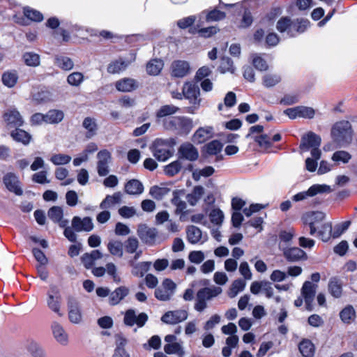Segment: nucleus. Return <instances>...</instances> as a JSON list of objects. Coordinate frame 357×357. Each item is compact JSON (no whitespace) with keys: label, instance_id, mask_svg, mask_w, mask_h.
Returning a JSON list of instances; mask_svg holds the SVG:
<instances>
[{"label":"nucleus","instance_id":"f3484780","mask_svg":"<svg viewBox=\"0 0 357 357\" xmlns=\"http://www.w3.org/2000/svg\"><path fill=\"white\" fill-rule=\"evenodd\" d=\"M188 317V314L186 310H178L166 312L161 317V320L167 324H176L186 320Z\"/></svg>","mask_w":357,"mask_h":357},{"label":"nucleus","instance_id":"dca6fc26","mask_svg":"<svg viewBox=\"0 0 357 357\" xmlns=\"http://www.w3.org/2000/svg\"><path fill=\"white\" fill-rule=\"evenodd\" d=\"M3 181L6 188L16 195L20 196L23 193V190L20 186V182L18 176L13 173L6 174L3 178Z\"/></svg>","mask_w":357,"mask_h":357},{"label":"nucleus","instance_id":"680f3d73","mask_svg":"<svg viewBox=\"0 0 357 357\" xmlns=\"http://www.w3.org/2000/svg\"><path fill=\"white\" fill-rule=\"evenodd\" d=\"M164 350L167 354H178L180 356L183 355L181 345L178 342L167 344L164 347Z\"/></svg>","mask_w":357,"mask_h":357},{"label":"nucleus","instance_id":"7c9ffc66","mask_svg":"<svg viewBox=\"0 0 357 357\" xmlns=\"http://www.w3.org/2000/svg\"><path fill=\"white\" fill-rule=\"evenodd\" d=\"M129 291V289L125 286H121L116 288L109 294V303L112 305L118 304L121 301H122L126 296L128 295Z\"/></svg>","mask_w":357,"mask_h":357},{"label":"nucleus","instance_id":"49530a36","mask_svg":"<svg viewBox=\"0 0 357 357\" xmlns=\"http://www.w3.org/2000/svg\"><path fill=\"white\" fill-rule=\"evenodd\" d=\"M164 66L161 59H153L150 61L146 66L147 73L151 75H158Z\"/></svg>","mask_w":357,"mask_h":357},{"label":"nucleus","instance_id":"0eeeda50","mask_svg":"<svg viewBox=\"0 0 357 357\" xmlns=\"http://www.w3.org/2000/svg\"><path fill=\"white\" fill-rule=\"evenodd\" d=\"M176 287V284L173 280L166 278L162 282L161 285L155 290V296L161 301H169L173 297Z\"/></svg>","mask_w":357,"mask_h":357},{"label":"nucleus","instance_id":"2f4dec72","mask_svg":"<svg viewBox=\"0 0 357 357\" xmlns=\"http://www.w3.org/2000/svg\"><path fill=\"white\" fill-rule=\"evenodd\" d=\"M225 13L218 10H213L208 13L206 11H203L199 15V24H197V26H200L202 19L204 17H206V22H214L223 20L225 17Z\"/></svg>","mask_w":357,"mask_h":357},{"label":"nucleus","instance_id":"de8ad7c7","mask_svg":"<svg viewBox=\"0 0 357 357\" xmlns=\"http://www.w3.org/2000/svg\"><path fill=\"white\" fill-rule=\"evenodd\" d=\"M23 13L26 18L33 22H40L44 19L43 15L40 11L30 7H25Z\"/></svg>","mask_w":357,"mask_h":357},{"label":"nucleus","instance_id":"9b49d317","mask_svg":"<svg viewBox=\"0 0 357 357\" xmlns=\"http://www.w3.org/2000/svg\"><path fill=\"white\" fill-rule=\"evenodd\" d=\"M331 191V187L328 185L315 184L310 187L307 190L296 194L293 196L292 199L294 202H300L306 199L309 197H313L319 193L330 192Z\"/></svg>","mask_w":357,"mask_h":357},{"label":"nucleus","instance_id":"a18cd8bd","mask_svg":"<svg viewBox=\"0 0 357 357\" xmlns=\"http://www.w3.org/2000/svg\"><path fill=\"white\" fill-rule=\"evenodd\" d=\"M84 81V76L80 72H73L67 76V83L73 87H79Z\"/></svg>","mask_w":357,"mask_h":357},{"label":"nucleus","instance_id":"338daca9","mask_svg":"<svg viewBox=\"0 0 357 357\" xmlns=\"http://www.w3.org/2000/svg\"><path fill=\"white\" fill-rule=\"evenodd\" d=\"M222 144L218 140H213L209 142L206 146V151L210 155H216L220 152Z\"/></svg>","mask_w":357,"mask_h":357},{"label":"nucleus","instance_id":"0e129e2a","mask_svg":"<svg viewBox=\"0 0 357 357\" xmlns=\"http://www.w3.org/2000/svg\"><path fill=\"white\" fill-rule=\"evenodd\" d=\"M351 155L345 151H338L333 153L332 160L336 162L347 163L351 159Z\"/></svg>","mask_w":357,"mask_h":357},{"label":"nucleus","instance_id":"c9c22d12","mask_svg":"<svg viewBox=\"0 0 357 357\" xmlns=\"http://www.w3.org/2000/svg\"><path fill=\"white\" fill-rule=\"evenodd\" d=\"M125 191L129 195H140L144 191V186L139 181L132 179L126 183Z\"/></svg>","mask_w":357,"mask_h":357},{"label":"nucleus","instance_id":"39448f33","mask_svg":"<svg viewBox=\"0 0 357 357\" xmlns=\"http://www.w3.org/2000/svg\"><path fill=\"white\" fill-rule=\"evenodd\" d=\"M166 129L173 130L178 135H188L193 128L192 120L185 116H174L165 120Z\"/></svg>","mask_w":357,"mask_h":357},{"label":"nucleus","instance_id":"6e6d98bb","mask_svg":"<svg viewBox=\"0 0 357 357\" xmlns=\"http://www.w3.org/2000/svg\"><path fill=\"white\" fill-rule=\"evenodd\" d=\"M179 110V108L173 105H165L162 106L157 112L156 116L158 118L165 117L174 114Z\"/></svg>","mask_w":357,"mask_h":357},{"label":"nucleus","instance_id":"774afa93","mask_svg":"<svg viewBox=\"0 0 357 357\" xmlns=\"http://www.w3.org/2000/svg\"><path fill=\"white\" fill-rule=\"evenodd\" d=\"M349 225V221H345L335 225L333 228V238H336L340 237L346 230H347Z\"/></svg>","mask_w":357,"mask_h":357},{"label":"nucleus","instance_id":"aec40b11","mask_svg":"<svg viewBox=\"0 0 357 357\" xmlns=\"http://www.w3.org/2000/svg\"><path fill=\"white\" fill-rule=\"evenodd\" d=\"M179 159H185L190 161H195L199 157L197 149L190 143H185L178 149Z\"/></svg>","mask_w":357,"mask_h":357},{"label":"nucleus","instance_id":"4c0bfd02","mask_svg":"<svg viewBox=\"0 0 357 357\" xmlns=\"http://www.w3.org/2000/svg\"><path fill=\"white\" fill-rule=\"evenodd\" d=\"M298 349L303 357L314 356L315 348L313 343L310 340H303L298 345Z\"/></svg>","mask_w":357,"mask_h":357},{"label":"nucleus","instance_id":"c03bdc74","mask_svg":"<svg viewBox=\"0 0 357 357\" xmlns=\"http://www.w3.org/2000/svg\"><path fill=\"white\" fill-rule=\"evenodd\" d=\"M107 249L109 253L117 257H122L123 255V243L119 241L112 240L107 243Z\"/></svg>","mask_w":357,"mask_h":357},{"label":"nucleus","instance_id":"423d86ee","mask_svg":"<svg viewBox=\"0 0 357 357\" xmlns=\"http://www.w3.org/2000/svg\"><path fill=\"white\" fill-rule=\"evenodd\" d=\"M183 91L184 98L192 105L189 112L194 113L195 110L199 109L201 105L200 89L196 84L187 82L183 86Z\"/></svg>","mask_w":357,"mask_h":357},{"label":"nucleus","instance_id":"603ef678","mask_svg":"<svg viewBox=\"0 0 357 357\" xmlns=\"http://www.w3.org/2000/svg\"><path fill=\"white\" fill-rule=\"evenodd\" d=\"M181 167L182 162L181 160L178 158V160L166 165L164 168V172L166 175L173 176L181 171Z\"/></svg>","mask_w":357,"mask_h":357},{"label":"nucleus","instance_id":"cd10ccee","mask_svg":"<svg viewBox=\"0 0 357 357\" xmlns=\"http://www.w3.org/2000/svg\"><path fill=\"white\" fill-rule=\"evenodd\" d=\"M283 254L287 260L289 261H296L306 257L305 252L297 247L284 248Z\"/></svg>","mask_w":357,"mask_h":357},{"label":"nucleus","instance_id":"4468645a","mask_svg":"<svg viewBox=\"0 0 357 357\" xmlns=\"http://www.w3.org/2000/svg\"><path fill=\"white\" fill-rule=\"evenodd\" d=\"M68 314L70 321L74 324H79L82 321V314L79 304L73 297L68 299Z\"/></svg>","mask_w":357,"mask_h":357},{"label":"nucleus","instance_id":"09e8293b","mask_svg":"<svg viewBox=\"0 0 357 357\" xmlns=\"http://www.w3.org/2000/svg\"><path fill=\"white\" fill-rule=\"evenodd\" d=\"M17 79L18 76L15 71H7L2 75L3 84L8 88L13 87Z\"/></svg>","mask_w":357,"mask_h":357},{"label":"nucleus","instance_id":"4d7b16f0","mask_svg":"<svg viewBox=\"0 0 357 357\" xmlns=\"http://www.w3.org/2000/svg\"><path fill=\"white\" fill-rule=\"evenodd\" d=\"M356 312L352 306L348 305L345 307L340 313L341 320L344 323H350L354 319Z\"/></svg>","mask_w":357,"mask_h":357},{"label":"nucleus","instance_id":"bf43d9fd","mask_svg":"<svg viewBox=\"0 0 357 357\" xmlns=\"http://www.w3.org/2000/svg\"><path fill=\"white\" fill-rule=\"evenodd\" d=\"M214 172L213 167L211 166L206 167L202 169H195L192 172V178L195 181H199L201 177H208L211 176Z\"/></svg>","mask_w":357,"mask_h":357},{"label":"nucleus","instance_id":"69168bd1","mask_svg":"<svg viewBox=\"0 0 357 357\" xmlns=\"http://www.w3.org/2000/svg\"><path fill=\"white\" fill-rule=\"evenodd\" d=\"M209 218L212 223L220 225L222 223L224 220L223 212L219 208L213 209L210 214Z\"/></svg>","mask_w":357,"mask_h":357},{"label":"nucleus","instance_id":"58836bf2","mask_svg":"<svg viewBox=\"0 0 357 357\" xmlns=\"http://www.w3.org/2000/svg\"><path fill=\"white\" fill-rule=\"evenodd\" d=\"M246 286V282L243 279H237L232 282L227 294L229 298L236 297L240 292L243 291Z\"/></svg>","mask_w":357,"mask_h":357},{"label":"nucleus","instance_id":"f704fd0d","mask_svg":"<svg viewBox=\"0 0 357 357\" xmlns=\"http://www.w3.org/2000/svg\"><path fill=\"white\" fill-rule=\"evenodd\" d=\"M122 195L120 192H116L112 195H107L100 204L102 209L109 208L121 202Z\"/></svg>","mask_w":357,"mask_h":357},{"label":"nucleus","instance_id":"ea45409f","mask_svg":"<svg viewBox=\"0 0 357 357\" xmlns=\"http://www.w3.org/2000/svg\"><path fill=\"white\" fill-rule=\"evenodd\" d=\"M64 117L62 111L58 109H51L45 114V123L57 124L60 123Z\"/></svg>","mask_w":357,"mask_h":357},{"label":"nucleus","instance_id":"393cba45","mask_svg":"<svg viewBox=\"0 0 357 357\" xmlns=\"http://www.w3.org/2000/svg\"><path fill=\"white\" fill-rule=\"evenodd\" d=\"M53 336L56 341L61 345L66 346L68 343V335L63 327L58 322L52 325Z\"/></svg>","mask_w":357,"mask_h":357},{"label":"nucleus","instance_id":"6e6552de","mask_svg":"<svg viewBox=\"0 0 357 357\" xmlns=\"http://www.w3.org/2000/svg\"><path fill=\"white\" fill-rule=\"evenodd\" d=\"M62 303V297L59 289L52 286L47 292V305L50 310L57 314L59 317H62L63 314L61 310Z\"/></svg>","mask_w":357,"mask_h":357},{"label":"nucleus","instance_id":"9d476101","mask_svg":"<svg viewBox=\"0 0 357 357\" xmlns=\"http://www.w3.org/2000/svg\"><path fill=\"white\" fill-rule=\"evenodd\" d=\"M97 172L100 176H107L109 172L112 154L107 149L100 150L97 153Z\"/></svg>","mask_w":357,"mask_h":357},{"label":"nucleus","instance_id":"4be33fe9","mask_svg":"<svg viewBox=\"0 0 357 357\" xmlns=\"http://www.w3.org/2000/svg\"><path fill=\"white\" fill-rule=\"evenodd\" d=\"M157 230L155 228L148 227L145 225H140L137 229L139 237L147 244H153L157 236Z\"/></svg>","mask_w":357,"mask_h":357},{"label":"nucleus","instance_id":"a19ab883","mask_svg":"<svg viewBox=\"0 0 357 357\" xmlns=\"http://www.w3.org/2000/svg\"><path fill=\"white\" fill-rule=\"evenodd\" d=\"M204 193V188L201 185L194 187L192 191L187 195L186 199L190 205L195 206Z\"/></svg>","mask_w":357,"mask_h":357},{"label":"nucleus","instance_id":"5fc2aeb1","mask_svg":"<svg viewBox=\"0 0 357 357\" xmlns=\"http://www.w3.org/2000/svg\"><path fill=\"white\" fill-rule=\"evenodd\" d=\"M169 192V189L165 187L154 185L149 190L150 195L155 199H162Z\"/></svg>","mask_w":357,"mask_h":357},{"label":"nucleus","instance_id":"b1692460","mask_svg":"<svg viewBox=\"0 0 357 357\" xmlns=\"http://www.w3.org/2000/svg\"><path fill=\"white\" fill-rule=\"evenodd\" d=\"M72 227L76 231H90L94 227L91 218L85 217L82 219L78 216L73 218L72 220Z\"/></svg>","mask_w":357,"mask_h":357},{"label":"nucleus","instance_id":"bb28decb","mask_svg":"<svg viewBox=\"0 0 357 357\" xmlns=\"http://www.w3.org/2000/svg\"><path fill=\"white\" fill-rule=\"evenodd\" d=\"M132 60L128 61L122 58L112 61L107 66V72L110 74H118L125 70L131 63Z\"/></svg>","mask_w":357,"mask_h":357},{"label":"nucleus","instance_id":"13d9d810","mask_svg":"<svg viewBox=\"0 0 357 357\" xmlns=\"http://www.w3.org/2000/svg\"><path fill=\"white\" fill-rule=\"evenodd\" d=\"M83 127L88 130V133L86 135L87 137H91L93 136L97 130V125L96 123L95 119L86 117L84 119L83 121Z\"/></svg>","mask_w":357,"mask_h":357},{"label":"nucleus","instance_id":"5701e85b","mask_svg":"<svg viewBox=\"0 0 357 357\" xmlns=\"http://www.w3.org/2000/svg\"><path fill=\"white\" fill-rule=\"evenodd\" d=\"M214 129L212 126H204L198 128L192 136V141L195 144H202L212 138Z\"/></svg>","mask_w":357,"mask_h":357},{"label":"nucleus","instance_id":"f03ea898","mask_svg":"<svg viewBox=\"0 0 357 357\" xmlns=\"http://www.w3.org/2000/svg\"><path fill=\"white\" fill-rule=\"evenodd\" d=\"M333 140L340 146L351 144L353 138V130L348 121H340L335 123L331 130Z\"/></svg>","mask_w":357,"mask_h":357},{"label":"nucleus","instance_id":"6ab92c4d","mask_svg":"<svg viewBox=\"0 0 357 357\" xmlns=\"http://www.w3.org/2000/svg\"><path fill=\"white\" fill-rule=\"evenodd\" d=\"M316 289L317 285L310 281L305 282L301 289V296L304 298L306 308L308 310H312V303L315 296Z\"/></svg>","mask_w":357,"mask_h":357},{"label":"nucleus","instance_id":"052dcab7","mask_svg":"<svg viewBox=\"0 0 357 357\" xmlns=\"http://www.w3.org/2000/svg\"><path fill=\"white\" fill-rule=\"evenodd\" d=\"M72 158L71 156L63 154V153H58V154H54L51 158L50 161L55 165H63L68 164Z\"/></svg>","mask_w":357,"mask_h":357},{"label":"nucleus","instance_id":"e2e57ef3","mask_svg":"<svg viewBox=\"0 0 357 357\" xmlns=\"http://www.w3.org/2000/svg\"><path fill=\"white\" fill-rule=\"evenodd\" d=\"M28 349L34 357H45V350L36 342H31Z\"/></svg>","mask_w":357,"mask_h":357},{"label":"nucleus","instance_id":"20e7f679","mask_svg":"<svg viewBox=\"0 0 357 357\" xmlns=\"http://www.w3.org/2000/svg\"><path fill=\"white\" fill-rule=\"evenodd\" d=\"M222 289L220 287H204L199 289L196 294L194 308L199 312L207 308V301L220 295Z\"/></svg>","mask_w":357,"mask_h":357},{"label":"nucleus","instance_id":"8fccbe9b","mask_svg":"<svg viewBox=\"0 0 357 357\" xmlns=\"http://www.w3.org/2000/svg\"><path fill=\"white\" fill-rule=\"evenodd\" d=\"M23 59L26 65L32 67H36L40 65V56L32 52H25L23 55Z\"/></svg>","mask_w":357,"mask_h":357},{"label":"nucleus","instance_id":"72a5a7b5","mask_svg":"<svg viewBox=\"0 0 357 357\" xmlns=\"http://www.w3.org/2000/svg\"><path fill=\"white\" fill-rule=\"evenodd\" d=\"M116 89L121 92H130L137 87L136 82L131 78H123L115 83Z\"/></svg>","mask_w":357,"mask_h":357},{"label":"nucleus","instance_id":"473e14b6","mask_svg":"<svg viewBox=\"0 0 357 357\" xmlns=\"http://www.w3.org/2000/svg\"><path fill=\"white\" fill-rule=\"evenodd\" d=\"M48 217L61 227H65L68 223V220H63V210L59 206L52 207L48 211Z\"/></svg>","mask_w":357,"mask_h":357},{"label":"nucleus","instance_id":"79ce46f5","mask_svg":"<svg viewBox=\"0 0 357 357\" xmlns=\"http://www.w3.org/2000/svg\"><path fill=\"white\" fill-rule=\"evenodd\" d=\"M11 137L15 141L20 142L24 145L29 144L31 139V135L29 132L18 128L11 132Z\"/></svg>","mask_w":357,"mask_h":357},{"label":"nucleus","instance_id":"c85d7f7f","mask_svg":"<svg viewBox=\"0 0 357 357\" xmlns=\"http://www.w3.org/2000/svg\"><path fill=\"white\" fill-rule=\"evenodd\" d=\"M129 264L132 267V274L139 278L143 277L144 275L149 271L151 266L152 265L150 261L135 263L133 261H130Z\"/></svg>","mask_w":357,"mask_h":357},{"label":"nucleus","instance_id":"a878e982","mask_svg":"<svg viewBox=\"0 0 357 357\" xmlns=\"http://www.w3.org/2000/svg\"><path fill=\"white\" fill-rule=\"evenodd\" d=\"M4 120L10 127H20L24 121L20 112L16 109H10L4 114Z\"/></svg>","mask_w":357,"mask_h":357},{"label":"nucleus","instance_id":"7ed1b4c3","mask_svg":"<svg viewBox=\"0 0 357 357\" xmlns=\"http://www.w3.org/2000/svg\"><path fill=\"white\" fill-rule=\"evenodd\" d=\"M321 142L320 136L313 132H308L301 137L299 146L301 153L310 150L311 155L316 160H319L321 156V151L319 149Z\"/></svg>","mask_w":357,"mask_h":357},{"label":"nucleus","instance_id":"864d4df0","mask_svg":"<svg viewBox=\"0 0 357 357\" xmlns=\"http://www.w3.org/2000/svg\"><path fill=\"white\" fill-rule=\"evenodd\" d=\"M281 80L280 75L275 73H267L263 76L262 82L265 87L270 88L278 84Z\"/></svg>","mask_w":357,"mask_h":357},{"label":"nucleus","instance_id":"f257e3e1","mask_svg":"<svg viewBox=\"0 0 357 357\" xmlns=\"http://www.w3.org/2000/svg\"><path fill=\"white\" fill-rule=\"evenodd\" d=\"M310 26V22L305 19L292 20L289 17H281L276 24V29L281 33H285L289 37H296L305 32Z\"/></svg>","mask_w":357,"mask_h":357},{"label":"nucleus","instance_id":"a211bd4d","mask_svg":"<svg viewBox=\"0 0 357 357\" xmlns=\"http://www.w3.org/2000/svg\"><path fill=\"white\" fill-rule=\"evenodd\" d=\"M153 156L159 161H165L172 156V152L165 144V140L157 139L153 148Z\"/></svg>","mask_w":357,"mask_h":357},{"label":"nucleus","instance_id":"412c9836","mask_svg":"<svg viewBox=\"0 0 357 357\" xmlns=\"http://www.w3.org/2000/svg\"><path fill=\"white\" fill-rule=\"evenodd\" d=\"M172 75L182 78L190 73V66L188 61L183 60L175 61L172 63Z\"/></svg>","mask_w":357,"mask_h":357},{"label":"nucleus","instance_id":"e433bc0d","mask_svg":"<svg viewBox=\"0 0 357 357\" xmlns=\"http://www.w3.org/2000/svg\"><path fill=\"white\" fill-rule=\"evenodd\" d=\"M317 236L324 242L328 241L333 238V225L332 222H327L324 223L319 230L317 229Z\"/></svg>","mask_w":357,"mask_h":357},{"label":"nucleus","instance_id":"37998d69","mask_svg":"<svg viewBox=\"0 0 357 357\" xmlns=\"http://www.w3.org/2000/svg\"><path fill=\"white\" fill-rule=\"evenodd\" d=\"M55 65L63 70H70L74 68L73 60L65 56H56L54 59Z\"/></svg>","mask_w":357,"mask_h":357},{"label":"nucleus","instance_id":"3c124183","mask_svg":"<svg viewBox=\"0 0 357 357\" xmlns=\"http://www.w3.org/2000/svg\"><path fill=\"white\" fill-rule=\"evenodd\" d=\"M252 63L256 69L260 71L267 70L268 65L266 60L258 54H253L251 55Z\"/></svg>","mask_w":357,"mask_h":357},{"label":"nucleus","instance_id":"2eb2a0df","mask_svg":"<svg viewBox=\"0 0 357 357\" xmlns=\"http://www.w3.org/2000/svg\"><path fill=\"white\" fill-rule=\"evenodd\" d=\"M188 241L191 244H203L207 239V234H203L202 230L194 225L188 226L186 228Z\"/></svg>","mask_w":357,"mask_h":357},{"label":"nucleus","instance_id":"f8f14e48","mask_svg":"<svg viewBox=\"0 0 357 357\" xmlns=\"http://www.w3.org/2000/svg\"><path fill=\"white\" fill-rule=\"evenodd\" d=\"M148 320V315L145 312L137 314L133 309L128 310L124 314L123 322L128 326H132L136 324L139 328L145 325Z\"/></svg>","mask_w":357,"mask_h":357},{"label":"nucleus","instance_id":"ddd939ff","mask_svg":"<svg viewBox=\"0 0 357 357\" xmlns=\"http://www.w3.org/2000/svg\"><path fill=\"white\" fill-rule=\"evenodd\" d=\"M181 195H183L182 190L174 191L171 202L175 206V214L179 216V220L181 222H183L185 220V216L188 215V211L187 210L186 202L181 197Z\"/></svg>","mask_w":357,"mask_h":357},{"label":"nucleus","instance_id":"c756f323","mask_svg":"<svg viewBox=\"0 0 357 357\" xmlns=\"http://www.w3.org/2000/svg\"><path fill=\"white\" fill-rule=\"evenodd\" d=\"M328 289L333 297L335 298H340L342 294V281L336 277L331 278L328 282Z\"/></svg>","mask_w":357,"mask_h":357},{"label":"nucleus","instance_id":"1a4fd4ad","mask_svg":"<svg viewBox=\"0 0 357 357\" xmlns=\"http://www.w3.org/2000/svg\"><path fill=\"white\" fill-rule=\"evenodd\" d=\"M325 218V213L321 211H311L306 213L302 218L305 225L304 228H309L310 234L311 236H314L317 232V225L322 222Z\"/></svg>","mask_w":357,"mask_h":357}]
</instances>
